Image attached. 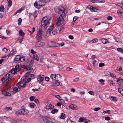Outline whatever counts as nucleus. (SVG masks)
I'll return each mask as SVG.
<instances>
[{
	"label": "nucleus",
	"mask_w": 123,
	"mask_h": 123,
	"mask_svg": "<svg viewBox=\"0 0 123 123\" xmlns=\"http://www.w3.org/2000/svg\"><path fill=\"white\" fill-rule=\"evenodd\" d=\"M25 60V58L23 56H21L20 58V61L21 62H23Z\"/></svg>",
	"instance_id": "40"
},
{
	"label": "nucleus",
	"mask_w": 123,
	"mask_h": 123,
	"mask_svg": "<svg viewBox=\"0 0 123 123\" xmlns=\"http://www.w3.org/2000/svg\"><path fill=\"white\" fill-rule=\"evenodd\" d=\"M116 81L118 84L120 85L123 82V80L121 78H118Z\"/></svg>",
	"instance_id": "23"
},
{
	"label": "nucleus",
	"mask_w": 123,
	"mask_h": 123,
	"mask_svg": "<svg viewBox=\"0 0 123 123\" xmlns=\"http://www.w3.org/2000/svg\"><path fill=\"white\" fill-rule=\"evenodd\" d=\"M93 65L94 66H96L98 64V63L97 62L96 60H94L93 61Z\"/></svg>",
	"instance_id": "41"
},
{
	"label": "nucleus",
	"mask_w": 123,
	"mask_h": 123,
	"mask_svg": "<svg viewBox=\"0 0 123 123\" xmlns=\"http://www.w3.org/2000/svg\"><path fill=\"white\" fill-rule=\"evenodd\" d=\"M42 32L43 31L42 26H40L39 28V30L37 32L36 35L42 36Z\"/></svg>",
	"instance_id": "16"
},
{
	"label": "nucleus",
	"mask_w": 123,
	"mask_h": 123,
	"mask_svg": "<svg viewBox=\"0 0 123 123\" xmlns=\"http://www.w3.org/2000/svg\"><path fill=\"white\" fill-rule=\"evenodd\" d=\"M45 105V108L47 110L51 109L54 108L53 105L49 102H47Z\"/></svg>",
	"instance_id": "9"
},
{
	"label": "nucleus",
	"mask_w": 123,
	"mask_h": 123,
	"mask_svg": "<svg viewBox=\"0 0 123 123\" xmlns=\"http://www.w3.org/2000/svg\"><path fill=\"white\" fill-rule=\"evenodd\" d=\"M84 121V118L80 117V118L78 120V121L79 122H82Z\"/></svg>",
	"instance_id": "52"
},
{
	"label": "nucleus",
	"mask_w": 123,
	"mask_h": 123,
	"mask_svg": "<svg viewBox=\"0 0 123 123\" xmlns=\"http://www.w3.org/2000/svg\"><path fill=\"white\" fill-rule=\"evenodd\" d=\"M54 10L56 12L60 14L59 16H57L56 17V26H63L64 24V20L63 18L65 16L64 7H62L60 8H55Z\"/></svg>",
	"instance_id": "1"
},
{
	"label": "nucleus",
	"mask_w": 123,
	"mask_h": 123,
	"mask_svg": "<svg viewBox=\"0 0 123 123\" xmlns=\"http://www.w3.org/2000/svg\"><path fill=\"white\" fill-rule=\"evenodd\" d=\"M18 24L19 25H20L21 24V23L22 21V19L21 18H19L18 20Z\"/></svg>",
	"instance_id": "60"
},
{
	"label": "nucleus",
	"mask_w": 123,
	"mask_h": 123,
	"mask_svg": "<svg viewBox=\"0 0 123 123\" xmlns=\"http://www.w3.org/2000/svg\"><path fill=\"white\" fill-rule=\"evenodd\" d=\"M107 19L108 20H111L112 19V18L111 16H109L107 18Z\"/></svg>",
	"instance_id": "57"
},
{
	"label": "nucleus",
	"mask_w": 123,
	"mask_h": 123,
	"mask_svg": "<svg viewBox=\"0 0 123 123\" xmlns=\"http://www.w3.org/2000/svg\"><path fill=\"white\" fill-rule=\"evenodd\" d=\"M50 43L51 44H53V46H54V47H57L58 46H57V45L58 44L57 43L54 42L53 43L51 42Z\"/></svg>",
	"instance_id": "45"
},
{
	"label": "nucleus",
	"mask_w": 123,
	"mask_h": 123,
	"mask_svg": "<svg viewBox=\"0 0 123 123\" xmlns=\"http://www.w3.org/2000/svg\"><path fill=\"white\" fill-rule=\"evenodd\" d=\"M91 1L93 3H104L105 2V0H91Z\"/></svg>",
	"instance_id": "15"
},
{
	"label": "nucleus",
	"mask_w": 123,
	"mask_h": 123,
	"mask_svg": "<svg viewBox=\"0 0 123 123\" xmlns=\"http://www.w3.org/2000/svg\"><path fill=\"white\" fill-rule=\"evenodd\" d=\"M36 37L37 39L38 40L40 41L42 39V37L41 36L36 35Z\"/></svg>",
	"instance_id": "28"
},
{
	"label": "nucleus",
	"mask_w": 123,
	"mask_h": 123,
	"mask_svg": "<svg viewBox=\"0 0 123 123\" xmlns=\"http://www.w3.org/2000/svg\"><path fill=\"white\" fill-rule=\"evenodd\" d=\"M19 34L20 36H23L25 34L23 32L22 30L21 29L19 30Z\"/></svg>",
	"instance_id": "34"
},
{
	"label": "nucleus",
	"mask_w": 123,
	"mask_h": 123,
	"mask_svg": "<svg viewBox=\"0 0 123 123\" xmlns=\"http://www.w3.org/2000/svg\"><path fill=\"white\" fill-rule=\"evenodd\" d=\"M79 17L77 16H75L73 18V21L72 22V24H74L75 21L77 20V18H78Z\"/></svg>",
	"instance_id": "30"
},
{
	"label": "nucleus",
	"mask_w": 123,
	"mask_h": 123,
	"mask_svg": "<svg viewBox=\"0 0 123 123\" xmlns=\"http://www.w3.org/2000/svg\"><path fill=\"white\" fill-rule=\"evenodd\" d=\"M118 91L123 96V89H122L121 91H120L118 89Z\"/></svg>",
	"instance_id": "64"
},
{
	"label": "nucleus",
	"mask_w": 123,
	"mask_h": 123,
	"mask_svg": "<svg viewBox=\"0 0 123 123\" xmlns=\"http://www.w3.org/2000/svg\"><path fill=\"white\" fill-rule=\"evenodd\" d=\"M35 106V104L33 103H30V106L31 108H33Z\"/></svg>",
	"instance_id": "44"
},
{
	"label": "nucleus",
	"mask_w": 123,
	"mask_h": 123,
	"mask_svg": "<svg viewBox=\"0 0 123 123\" xmlns=\"http://www.w3.org/2000/svg\"><path fill=\"white\" fill-rule=\"evenodd\" d=\"M115 5L117 6L122 9H123V3H120L115 4Z\"/></svg>",
	"instance_id": "25"
},
{
	"label": "nucleus",
	"mask_w": 123,
	"mask_h": 123,
	"mask_svg": "<svg viewBox=\"0 0 123 123\" xmlns=\"http://www.w3.org/2000/svg\"><path fill=\"white\" fill-rule=\"evenodd\" d=\"M57 29V27L55 25H52L49 27L47 31L46 35L48 37L51 34V31L52 30H55Z\"/></svg>",
	"instance_id": "6"
},
{
	"label": "nucleus",
	"mask_w": 123,
	"mask_h": 123,
	"mask_svg": "<svg viewBox=\"0 0 123 123\" xmlns=\"http://www.w3.org/2000/svg\"><path fill=\"white\" fill-rule=\"evenodd\" d=\"M13 90L15 92L17 91L18 90V89L17 87H15L13 89Z\"/></svg>",
	"instance_id": "61"
},
{
	"label": "nucleus",
	"mask_w": 123,
	"mask_h": 123,
	"mask_svg": "<svg viewBox=\"0 0 123 123\" xmlns=\"http://www.w3.org/2000/svg\"><path fill=\"white\" fill-rule=\"evenodd\" d=\"M8 2L7 5L8 7L11 6L12 3V0H7Z\"/></svg>",
	"instance_id": "29"
},
{
	"label": "nucleus",
	"mask_w": 123,
	"mask_h": 123,
	"mask_svg": "<svg viewBox=\"0 0 123 123\" xmlns=\"http://www.w3.org/2000/svg\"><path fill=\"white\" fill-rule=\"evenodd\" d=\"M111 97L113 101H117V98L116 97L111 96Z\"/></svg>",
	"instance_id": "42"
},
{
	"label": "nucleus",
	"mask_w": 123,
	"mask_h": 123,
	"mask_svg": "<svg viewBox=\"0 0 123 123\" xmlns=\"http://www.w3.org/2000/svg\"><path fill=\"white\" fill-rule=\"evenodd\" d=\"M16 52L17 51L16 49H13L11 51L9 54L8 55V57H10L15 54Z\"/></svg>",
	"instance_id": "14"
},
{
	"label": "nucleus",
	"mask_w": 123,
	"mask_h": 123,
	"mask_svg": "<svg viewBox=\"0 0 123 123\" xmlns=\"http://www.w3.org/2000/svg\"><path fill=\"white\" fill-rule=\"evenodd\" d=\"M18 72L16 71V69H12L9 72V73H11L12 74H14L15 73H16V72Z\"/></svg>",
	"instance_id": "31"
},
{
	"label": "nucleus",
	"mask_w": 123,
	"mask_h": 123,
	"mask_svg": "<svg viewBox=\"0 0 123 123\" xmlns=\"http://www.w3.org/2000/svg\"><path fill=\"white\" fill-rule=\"evenodd\" d=\"M50 18L48 19L47 16H45L43 17L41 21V25L42 26L44 27L45 29L49 25L50 23Z\"/></svg>",
	"instance_id": "2"
},
{
	"label": "nucleus",
	"mask_w": 123,
	"mask_h": 123,
	"mask_svg": "<svg viewBox=\"0 0 123 123\" xmlns=\"http://www.w3.org/2000/svg\"><path fill=\"white\" fill-rule=\"evenodd\" d=\"M31 63H28L27 65L26 66L25 69L27 70H31L32 69L31 68Z\"/></svg>",
	"instance_id": "18"
},
{
	"label": "nucleus",
	"mask_w": 123,
	"mask_h": 123,
	"mask_svg": "<svg viewBox=\"0 0 123 123\" xmlns=\"http://www.w3.org/2000/svg\"><path fill=\"white\" fill-rule=\"evenodd\" d=\"M10 86L8 85H7L5 86L4 88V90H6L8 89L10 87Z\"/></svg>",
	"instance_id": "50"
},
{
	"label": "nucleus",
	"mask_w": 123,
	"mask_h": 123,
	"mask_svg": "<svg viewBox=\"0 0 123 123\" xmlns=\"http://www.w3.org/2000/svg\"><path fill=\"white\" fill-rule=\"evenodd\" d=\"M34 97L33 96H31L30 97V99L31 101H33L34 99Z\"/></svg>",
	"instance_id": "55"
},
{
	"label": "nucleus",
	"mask_w": 123,
	"mask_h": 123,
	"mask_svg": "<svg viewBox=\"0 0 123 123\" xmlns=\"http://www.w3.org/2000/svg\"><path fill=\"white\" fill-rule=\"evenodd\" d=\"M51 0H39V2L44 6L46 3L49 2Z\"/></svg>",
	"instance_id": "17"
},
{
	"label": "nucleus",
	"mask_w": 123,
	"mask_h": 123,
	"mask_svg": "<svg viewBox=\"0 0 123 123\" xmlns=\"http://www.w3.org/2000/svg\"><path fill=\"white\" fill-rule=\"evenodd\" d=\"M20 56L19 55H17L15 58V60L16 61L18 62L20 61Z\"/></svg>",
	"instance_id": "27"
},
{
	"label": "nucleus",
	"mask_w": 123,
	"mask_h": 123,
	"mask_svg": "<svg viewBox=\"0 0 123 123\" xmlns=\"http://www.w3.org/2000/svg\"><path fill=\"white\" fill-rule=\"evenodd\" d=\"M87 8L89 9L90 11H92V9L93 8V7L89 5L87 6Z\"/></svg>",
	"instance_id": "48"
},
{
	"label": "nucleus",
	"mask_w": 123,
	"mask_h": 123,
	"mask_svg": "<svg viewBox=\"0 0 123 123\" xmlns=\"http://www.w3.org/2000/svg\"><path fill=\"white\" fill-rule=\"evenodd\" d=\"M114 39L116 42H119L121 41L120 39L118 38L115 37L114 38Z\"/></svg>",
	"instance_id": "46"
},
{
	"label": "nucleus",
	"mask_w": 123,
	"mask_h": 123,
	"mask_svg": "<svg viewBox=\"0 0 123 123\" xmlns=\"http://www.w3.org/2000/svg\"><path fill=\"white\" fill-rule=\"evenodd\" d=\"M119 52H121L122 53H123V49L121 48H118L116 49Z\"/></svg>",
	"instance_id": "43"
},
{
	"label": "nucleus",
	"mask_w": 123,
	"mask_h": 123,
	"mask_svg": "<svg viewBox=\"0 0 123 123\" xmlns=\"http://www.w3.org/2000/svg\"><path fill=\"white\" fill-rule=\"evenodd\" d=\"M34 6L36 8H40L41 7L43 6V5L39 2V1L38 2L36 1L34 4Z\"/></svg>",
	"instance_id": "10"
},
{
	"label": "nucleus",
	"mask_w": 123,
	"mask_h": 123,
	"mask_svg": "<svg viewBox=\"0 0 123 123\" xmlns=\"http://www.w3.org/2000/svg\"><path fill=\"white\" fill-rule=\"evenodd\" d=\"M83 122L84 123H87L90 122V121L89 120H87L86 119H85L84 118Z\"/></svg>",
	"instance_id": "49"
},
{
	"label": "nucleus",
	"mask_w": 123,
	"mask_h": 123,
	"mask_svg": "<svg viewBox=\"0 0 123 123\" xmlns=\"http://www.w3.org/2000/svg\"><path fill=\"white\" fill-rule=\"evenodd\" d=\"M4 9V7L3 6H1L0 7V11H3Z\"/></svg>",
	"instance_id": "54"
},
{
	"label": "nucleus",
	"mask_w": 123,
	"mask_h": 123,
	"mask_svg": "<svg viewBox=\"0 0 123 123\" xmlns=\"http://www.w3.org/2000/svg\"><path fill=\"white\" fill-rule=\"evenodd\" d=\"M105 120L107 121H109L110 119V118L109 116H107L105 117Z\"/></svg>",
	"instance_id": "56"
},
{
	"label": "nucleus",
	"mask_w": 123,
	"mask_h": 123,
	"mask_svg": "<svg viewBox=\"0 0 123 123\" xmlns=\"http://www.w3.org/2000/svg\"><path fill=\"white\" fill-rule=\"evenodd\" d=\"M26 81L25 80H24L17 83L16 85L17 86H18L17 87L18 88V90L19 89V90L20 88L22 87H25L26 86Z\"/></svg>",
	"instance_id": "7"
},
{
	"label": "nucleus",
	"mask_w": 123,
	"mask_h": 123,
	"mask_svg": "<svg viewBox=\"0 0 123 123\" xmlns=\"http://www.w3.org/2000/svg\"><path fill=\"white\" fill-rule=\"evenodd\" d=\"M43 119L45 123H60L59 122L54 119H51L49 117L44 116L43 117Z\"/></svg>",
	"instance_id": "3"
},
{
	"label": "nucleus",
	"mask_w": 123,
	"mask_h": 123,
	"mask_svg": "<svg viewBox=\"0 0 123 123\" xmlns=\"http://www.w3.org/2000/svg\"><path fill=\"white\" fill-rule=\"evenodd\" d=\"M55 97H56V98L58 99L60 101L61 100V98L60 96L59 95H55Z\"/></svg>",
	"instance_id": "47"
},
{
	"label": "nucleus",
	"mask_w": 123,
	"mask_h": 123,
	"mask_svg": "<svg viewBox=\"0 0 123 123\" xmlns=\"http://www.w3.org/2000/svg\"><path fill=\"white\" fill-rule=\"evenodd\" d=\"M22 111V114L25 115L27 114L29 112V111L25 108L21 109Z\"/></svg>",
	"instance_id": "19"
},
{
	"label": "nucleus",
	"mask_w": 123,
	"mask_h": 123,
	"mask_svg": "<svg viewBox=\"0 0 123 123\" xmlns=\"http://www.w3.org/2000/svg\"><path fill=\"white\" fill-rule=\"evenodd\" d=\"M100 40H101L102 43L104 44L107 43L109 42L107 39L105 38H102Z\"/></svg>",
	"instance_id": "20"
},
{
	"label": "nucleus",
	"mask_w": 123,
	"mask_h": 123,
	"mask_svg": "<svg viewBox=\"0 0 123 123\" xmlns=\"http://www.w3.org/2000/svg\"><path fill=\"white\" fill-rule=\"evenodd\" d=\"M45 45V43L41 41H37L35 43L34 45L36 47H41L44 46Z\"/></svg>",
	"instance_id": "8"
},
{
	"label": "nucleus",
	"mask_w": 123,
	"mask_h": 123,
	"mask_svg": "<svg viewBox=\"0 0 123 123\" xmlns=\"http://www.w3.org/2000/svg\"><path fill=\"white\" fill-rule=\"evenodd\" d=\"M92 11L91 12L94 11L95 12H99V10L98 9H97L93 7V8L92 9Z\"/></svg>",
	"instance_id": "38"
},
{
	"label": "nucleus",
	"mask_w": 123,
	"mask_h": 123,
	"mask_svg": "<svg viewBox=\"0 0 123 123\" xmlns=\"http://www.w3.org/2000/svg\"><path fill=\"white\" fill-rule=\"evenodd\" d=\"M12 76L9 73H7L5 76H4L1 79V81L3 85H5L9 81V80L11 79Z\"/></svg>",
	"instance_id": "4"
},
{
	"label": "nucleus",
	"mask_w": 123,
	"mask_h": 123,
	"mask_svg": "<svg viewBox=\"0 0 123 123\" xmlns=\"http://www.w3.org/2000/svg\"><path fill=\"white\" fill-rule=\"evenodd\" d=\"M14 69H16L17 71H19L20 69L19 65L17 64L15 66V68Z\"/></svg>",
	"instance_id": "33"
},
{
	"label": "nucleus",
	"mask_w": 123,
	"mask_h": 123,
	"mask_svg": "<svg viewBox=\"0 0 123 123\" xmlns=\"http://www.w3.org/2000/svg\"><path fill=\"white\" fill-rule=\"evenodd\" d=\"M2 94L5 96H10L11 95L10 93L5 90H2Z\"/></svg>",
	"instance_id": "21"
},
{
	"label": "nucleus",
	"mask_w": 123,
	"mask_h": 123,
	"mask_svg": "<svg viewBox=\"0 0 123 123\" xmlns=\"http://www.w3.org/2000/svg\"><path fill=\"white\" fill-rule=\"evenodd\" d=\"M88 93L89 94L91 95H93L94 94V92L92 91H90L88 92Z\"/></svg>",
	"instance_id": "62"
},
{
	"label": "nucleus",
	"mask_w": 123,
	"mask_h": 123,
	"mask_svg": "<svg viewBox=\"0 0 123 123\" xmlns=\"http://www.w3.org/2000/svg\"><path fill=\"white\" fill-rule=\"evenodd\" d=\"M98 41V39H94L92 40L91 42L93 43H95L97 42Z\"/></svg>",
	"instance_id": "39"
},
{
	"label": "nucleus",
	"mask_w": 123,
	"mask_h": 123,
	"mask_svg": "<svg viewBox=\"0 0 123 123\" xmlns=\"http://www.w3.org/2000/svg\"><path fill=\"white\" fill-rule=\"evenodd\" d=\"M59 77L60 78L61 77V75L59 74L56 75L55 74H52L50 75V78L53 80H55L56 77Z\"/></svg>",
	"instance_id": "11"
},
{
	"label": "nucleus",
	"mask_w": 123,
	"mask_h": 123,
	"mask_svg": "<svg viewBox=\"0 0 123 123\" xmlns=\"http://www.w3.org/2000/svg\"><path fill=\"white\" fill-rule=\"evenodd\" d=\"M65 114L62 113L61 114L60 118L62 119H64L65 118Z\"/></svg>",
	"instance_id": "32"
},
{
	"label": "nucleus",
	"mask_w": 123,
	"mask_h": 123,
	"mask_svg": "<svg viewBox=\"0 0 123 123\" xmlns=\"http://www.w3.org/2000/svg\"><path fill=\"white\" fill-rule=\"evenodd\" d=\"M120 16L122 17H123V12H121L120 10H117L116 12Z\"/></svg>",
	"instance_id": "26"
},
{
	"label": "nucleus",
	"mask_w": 123,
	"mask_h": 123,
	"mask_svg": "<svg viewBox=\"0 0 123 123\" xmlns=\"http://www.w3.org/2000/svg\"><path fill=\"white\" fill-rule=\"evenodd\" d=\"M44 76L42 75H39L37 76V80L39 83L43 81L44 79Z\"/></svg>",
	"instance_id": "12"
},
{
	"label": "nucleus",
	"mask_w": 123,
	"mask_h": 123,
	"mask_svg": "<svg viewBox=\"0 0 123 123\" xmlns=\"http://www.w3.org/2000/svg\"><path fill=\"white\" fill-rule=\"evenodd\" d=\"M21 11H20V10L19 9V10H17L14 13V15H16L17 13H20V12H21Z\"/></svg>",
	"instance_id": "53"
},
{
	"label": "nucleus",
	"mask_w": 123,
	"mask_h": 123,
	"mask_svg": "<svg viewBox=\"0 0 123 123\" xmlns=\"http://www.w3.org/2000/svg\"><path fill=\"white\" fill-rule=\"evenodd\" d=\"M103 113H110V111L109 110H108L105 111H104L103 112Z\"/></svg>",
	"instance_id": "51"
},
{
	"label": "nucleus",
	"mask_w": 123,
	"mask_h": 123,
	"mask_svg": "<svg viewBox=\"0 0 123 123\" xmlns=\"http://www.w3.org/2000/svg\"><path fill=\"white\" fill-rule=\"evenodd\" d=\"M69 107L71 109H72L73 110H76L77 109V106L75 105H74L73 104H72L70 105Z\"/></svg>",
	"instance_id": "22"
},
{
	"label": "nucleus",
	"mask_w": 123,
	"mask_h": 123,
	"mask_svg": "<svg viewBox=\"0 0 123 123\" xmlns=\"http://www.w3.org/2000/svg\"><path fill=\"white\" fill-rule=\"evenodd\" d=\"M12 109L11 107H6L4 109V110L5 111H7L9 110H11Z\"/></svg>",
	"instance_id": "36"
},
{
	"label": "nucleus",
	"mask_w": 123,
	"mask_h": 123,
	"mask_svg": "<svg viewBox=\"0 0 123 123\" xmlns=\"http://www.w3.org/2000/svg\"><path fill=\"white\" fill-rule=\"evenodd\" d=\"M22 111L21 109L18 110L16 111L15 114L17 115L22 114Z\"/></svg>",
	"instance_id": "24"
},
{
	"label": "nucleus",
	"mask_w": 123,
	"mask_h": 123,
	"mask_svg": "<svg viewBox=\"0 0 123 123\" xmlns=\"http://www.w3.org/2000/svg\"><path fill=\"white\" fill-rule=\"evenodd\" d=\"M55 30H53V31H52V33L53 34L55 35L57 34V32Z\"/></svg>",
	"instance_id": "59"
},
{
	"label": "nucleus",
	"mask_w": 123,
	"mask_h": 123,
	"mask_svg": "<svg viewBox=\"0 0 123 123\" xmlns=\"http://www.w3.org/2000/svg\"><path fill=\"white\" fill-rule=\"evenodd\" d=\"M52 84L53 86H57L61 84V83L58 80L54 81L51 83Z\"/></svg>",
	"instance_id": "13"
},
{
	"label": "nucleus",
	"mask_w": 123,
	"mask_h": 123,
	"mask_svg": "<svg viewBox=\"0 0 123 123\" xmlns=\"http://www.w3.org/2000/svg\"><path fill=\"white\" fill-rule=\"evenodd\" d=\"M30 55L31 58H33L34 60H36L37 61L39 60V58L38 56L36 54V52L33 49L31 50Z\"/></svg>",
	"instance_id": "5"
},
{
	"label": "nucleus",
	"mask_w": 123,
	"mask_h": 123,
	"mask_svg": "<svg viewBox=\"0 0 123 123\" xmlns=\"http://www.w3.org/2000/svg\"><path fill=\"white\" fill-rule=\"evenodd\" d=\"M99 82L101 83V84L103 85L104 84L103 83V82L104 81V80L103 79H100L99 80Z\"/></svg>",
	"instance_id": "63"
},
{
	"label": "nucleus",
	"mask_w": 123,
	"mask_h": 123,
	"mask_svg": "<svg viewBox=\"0 0 123 123\" xmlns=\"http://www.w3.org/2000/svg\"><path fill=\"white\" fill-rule=\"evenodd\" d=\"M58 111V110L56 109H54L52 110L51 111V113L53 114H55Z\"/></svg>",
	"instance_id": "37"
},
{
	"label": "nucleus",
	"mask_w": 123,
	"mask_h": 123,
	"mask_svg": "<svg viewBox=\"0 0 123 123\" xmlns=\"http://www.w3.org/2000/svg\"><path fill=\"white\" fill-rule=\"evenodd\" d=\"M35 28L34 27H33L32 28V31H31V30H28V31L31 34H32L35 31Z\"/></svg>",
	"instance_id": "35"
},
{
	"label": "nucleus",
	"mask_w": 123,
	"mask_h": 123,
	"mask_svg": "<svg viewBox=\"0 0 123 123\" xmlns=\"http://www.w3.org/2000/svg\"><path fill=\"white\" fill-rule=\"evenodd\" d=\"M99 18H92L91 19V20H92V21H94V20H99Z\"/></svg>",
	"instance_id": "58"
}]
</instances>
